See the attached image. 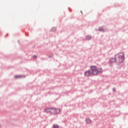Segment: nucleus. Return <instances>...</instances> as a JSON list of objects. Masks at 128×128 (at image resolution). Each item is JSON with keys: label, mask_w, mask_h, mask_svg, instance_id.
<instances>
[{"label": "nucleus", "mask_w": 128, "mask_h": 128, "mask_svg": "<svg viewBox=\"0 0 128 128\" xmlns=\"http://www.w3.org/2000/svg\"><path fill=\"white\" fill-rule=\"evenodd\" d=\"M116 58H112L110 59V62H116Z\"/></svg>", "instance_id": "7"}, {"label": "nucleus", "mask_w": 128, "mask_h": 128, "mask_svg": "<svg viewBox=\"0 0 128 128\" xmlns=\"http://www.w3.org/2000/svg\"><path fill=\"white\" fill-rule=\"evenodd\" d=\"M98 72H103L102 69V68H99L98 69Z\"/></svg>", "instance_id": "10"}, {"label": "nucleus", "mask_w": 128, "mask_h": 128, "mask_svg": "<svg viewBox=\"0 0 128 128\" xmlns=\"http://www.w3.org/2000/svg\"><path fill=\"white\" fill-rule=\"evenodd\" d=\"M90 38H92L90 36H86V40H90Z\"/></svg>", "instance_id": "9"}, {"label": "nucleus", "mask_w": 128, "mask_h": 128, "mask_svg": "<svg viewBox=\"0 0 128 128\" xmlns=\"http://www.w3.org/2000/svg\"><path fill=\"white\" fill-rule=\"evenodd\" d=\"M45 112H46L52 113V108H46V109H45Z\"/></svg>", "instance_id": "6"}, {"label": "nucleus", "mask_w": 128, "mask_h": 128, "mask_svg": "<svg viewBox=\"0 0 128 128\" xmlns=\"http://www.w3.org/2000/svg\"><path fill=\"white\" fill-rule=\"evenodd\" d=\"M54 128H58V124H54Z\"/></svg>", "instance_id": "11"}, {"label": "nucleus", "mask_w": 128, "mask_h": 128, "mask_svg": "<svg viewBox=\"0 0 128 128\" xmlns=\"http://www.w3.org/2000/svg\"><path fill=\"white\" fill-rule=\"evenodd\" d=\"M60 109H56L54 108H51V113L52 114H58L60 112Z\"/></svg>", "instance_id": "3"}, {"label": "nucleus", "mask_w": 128, "mask_h": 128, "mask_svg": "<svg viewBox=\"0 0 128 128\" xmlns=\"http://www.w3.org/2000/svg\"><path fill=\"white\" fill-rule=\"evenodd\" d=\"M86 122L88 124H90L92 122V120L88 118L86 120Z\"/></svg>", "instance_id": "8"}, {"label": "nucleus", "mask_w": 128, "mask_h": 128, "mask_svg": "<svg viewBox=\"0 0 128 128\" xmlns=\"http://www.w3.org/2000/svg\"><path fill=\"white\" fill-rule=\"evenodd\" d=\"M8 36V34H6V36Z\"/></svg>", "instance_id": "13"}, {"label": "nucleus", "mask_w": 128, "mask_h": 128, "mask_svg": "<svg viewBox=\"0 0 128 128\" xmlns=\"http://www.w3.org/2000/svg\"><path fill=\"white\" fill-rule=\"evenodd\" d=\"M116 56H118V58L120 62H122V60H124V54L123 53L118 54L116 55Z\"/></svg>", "instance_id": "2"}, {"label": "nucleus", "mask_w": 128, "mask_h": 128, "mask_svg": "<svg viewBox=\"0 0 128 128\" xmlns=\"http://www.w3.org/2000/svg\"><path fill=\"white\" fill-rule=\"evenodd\" d=\"M92 72V74L94 76H96V74H98V68L96 66H91Z\"/></svg>", "instance_id": "1"}, {"label": "nucleus", "mask_w": 128, "mask_h": 128, "mask_svg": "<svg viewBox=\"0 0 128 128\" xmlns=\"http://www.w3.org/2000/svg\"><path fill=\"white\" fill-rule=\"evenodd\" d=\"M99 30H100V28L99 29Z\"/></svg>", "instance_id": "14"}, {"label": "nucleus", "mask_w": 128, "mask_h": 128, "mask_svg": "<svg viewBox=\"0 0 128 128\" xmlns=\"http://www.w3.org/2000/svg\"><path fill=\"white\" fill-rule=\"evenodd\" d=\"M38 58V56H36V55H34L33 56V58Z\"/></svg>", "instance_id": "12"}, {"label": "nucleus", "mask_w": 128, "mask_h": 128, "mask_svg": "<svg viewBox=\"0 0 128 128\" xmlns=\"http://www.w3.org/2000/svg\"><path fill=\"white\" fill-rule=\"evenodd\" d=\"M15 78H26L24 75H16L14 76Z\"/></svg>", "instance_id": "4"}, {"label": "nucleus", "mask_w": 128, "mask_h": 128, "mask_svg": "<svg viewBox=\"0 0 128 128\" xmlns=\"http://www.w3.org/2000/svg\"><path fill=\"white\" fill-rule=\"evenodd\" d=\"M26 36H27L26 34Z\"/></svg>", "instance_id": "15"}, {"label": "nucleus", "mask_w": 128, "mask_h": 128, "mask_svg": "<svg viewBox=\"0 0 128 128\" xmlns=\"http://www.w3.org/2000/svg\"><path fill=\"white\" fill-rule=\"evenodd\" d=\"M92 74V72H90V70H88L85 72L84 74L86 76H90V74Z\"/></svg>", "instance_id": "5"}]
</instances>
